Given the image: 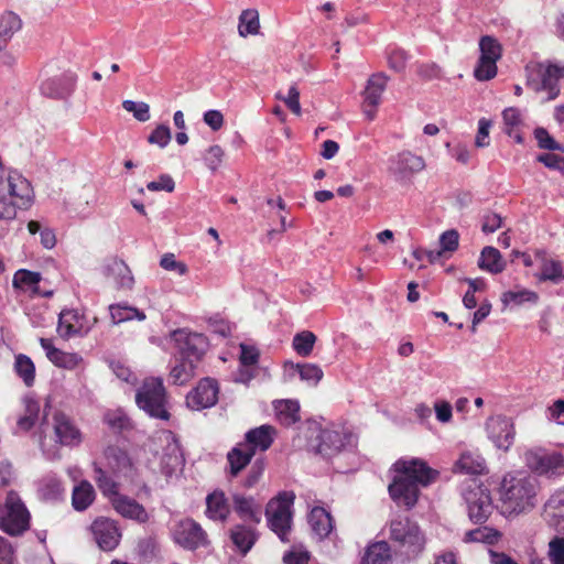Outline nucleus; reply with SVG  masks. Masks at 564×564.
Here are the masks:
<instances>
[{
    "instance_id": "1",
    "label": "nucleus",
    "mask_w": 564,
    "mask_h": 564,
    "mask_svg": "<svg viewBox=\"0 0 564 564\" xmlns=\"http://www.w3.org/2000/svg\"><path fill=\"white\" fill-rule=\"evenodd\" d=\"M394 468L398 476L389 486V494L393 501L408 509L417 502L420 487L429 486L438 476L437 470L420 458L399 459Z\"/></svg>"
},
{
    "instance_id": "2",
    "label": "nucleus",
    "mask_w": 564,
    "mask_h": 564,
    "mask_svg": "<svg viewBox=\"0 0 564 564\" xmlns=\"http://www.w3.org/2000/svg\"><path fill=\"white\" fill-rule=\"evenodd\" d=\"M539 491L535 477L524 473L506 474L499 486V500L505 513L519 514L534 508Z\"/></svg>"
},
{
    "instance_id": "3",
    "label": "nucleus",
    "mask_w": 564,
    "mask_h": 564,
    "mask_svg": "<svg viewBox=\"0 0 564 564\" xmlns=\"http://www.w3.org/2000/svg\"><path fill=\"white\" fill-rule=\"evenodd\" d=\"M564 77V66L534 64L527 67V86L544 94L542 101H550L560 95L558 80Z\"/></svg>"
},
{
    "instance_id": "4",
    "label": "nucleus",
    "mask_w": 564,
    "mask_h": 564,
    "mask_svg": "<svg viewBox=\"0 0 564 564\" xmlns=\"http://www.w3.org/2000/svg\"><path fill=\"white\" fill-rule=\"evenodd\" d=\"M138 406L151 417L165 420L170 419L166 404V393L163 382L159 378L145 379L135 394Z\"/></svg>"
},
{
    "instance_id": "5",
    "label": "nucleus",
    "mask_w": 564,
    "mask_h": 564,
    "mask_svg": "<svg viewBox=\"0 0 564 564\" xmlns=\"http://www.w3.org/2000/svg\"><path fill=\"white\" fill-rule=\"evenodd\" d=\"M29 527V510L15 491H9L0 505V529L10 535H19Z\"/></svg>"
},
{
    "instance_id": "6",
    "label": "nucleus",
    "mask_w": 564,
    "mask_h": 564,
    "mask_svg": "<svg viewBox=\"0 0 564 564\" xmlns=\"http://www.w3.org/2000/svg\"><path fill=\"white\" fill-rule=\"evenodd\" d=\"M390 539L411 556H417L424 550L426 543L425 535L419 524L406 517H398L391 520Z\"/></svg>"
},
{
    "instance_id": "7",
    "label": "nucleus",
    "mask_w": 564,
    "mask_h": 564,
    "mask_svg": "<svg viewBox=\"0 0 564 564\" xmlns=\"http://www.w3.org/2000/svg\"><path fill=\"white\" fill-rule=\"evenodd\" d=\"M527 467L538 476L558 478L564 476V455L543 447H532L524 452Z\"/></svg>"
},
{
    "instance_id": "8",
    "label": "nucleus",
    "mask_w": 564,
    "mask_h": 564,
    "mask_svg": "<svg viewBox=\"0 0 564 564\" xmlns=\"http://www.w3.org/2000/svg\"><path fill=\"white\" fill-rule=\"evenodd\" d=\"M293 492H281L274 499L270 500L265 516L270 529L280 538L281 541H289L292 522V505L294 501Z\"/></svg>"
},
{
    "instance_id": "9",
    "label": "nucleus",
    "mask_w": 564,
    "mask_h": 564,
    "mask_svg": "<svg viewBox=\"0 0 564 564\" xmlns=\"http://www.w3.org/2000/svg\"><path fill=\"white\" fill-rule=\"evenodd\" d=\"M480 57L474 69L478 80H489L497 75V61L501 57L500 43L490 35H485L479 41Z\"/></svg>"
},
{
    "instance_id": "10",
    "label": "nucleus",
    "mask_w": 564,
    "mask_h": 564,
    "mask_svg": "<svg viewBox=\"0 0 564 564\" xmlns=\"http://www.w3.org/2000/svg\"><path fill=\"white\" fill-rule=\"evenodd\" d=\"M176 347V355L181 358L200 361L206 347V337L198 333H191L186 329H177L172 334Z\"/></svg>"
},
{
    "instance_id": "11",
    "label": "nucleus",
    "mask_w": 564,
    "mask_h": 564,
    "mask_svg": "<svg viewBox=\"0 0 564 564\" xmlns=\"http://www.w3.org/2000/svg\"><path fill=\"white\" fill-rule=\"evenodd\" d=\"M468 516L475 523L485 522L491 514L494 506L490 491L482 487L476 486L465 494Z\"/></svg>"
},
{
    "instance_id": "12",
    "label": "nucleus",
    "mask_w": 564,
    "mask_h": 564,
    "mask_svg": "<svg viewBox=\"0 0 564 564\" xmlns=\"http://www.w3.org/2000/svg\"><path fill=\"white\" fill-rule=\"evenodd\" d=\"M172 534L175 543L188 550H195L207 542L205 531L192 519H184L176 523Z\"/></svg>"
},
{
    "instance_id": "13",
    "label": "nucleus",
    "mask_w": 564,
    "mask_h": 564,
    "mask_svg": "<svg viewBox=\"0 0 564 564\" xmlns=\"http://www.w3.org/2000/svg\"><path fill=\"white\" fill-rule=\"evenodd\" d=\"M219 387L216 380L205 378L186 397L189 409L200 411L214 406L218 401Z\"/></svg>"
},
{
    "instance_id": "14",
    "label": "nucleus",
    "mask_w": 564,
    "mask_h": 564,
    "mask_svg": "<svg viewBox=\"0 0 564 564\" xmlns=\"http://www.w3.org/2000/svg\"><path fill=\"white\" fill-rule=\"evenodd\" d=\"M488 437L496 447L508 451L514 441V426L510 419L506 416H491L486 422Z\"/></svg>"
},
{
    "instance_id": "15",
    "label": "nucleus",
    "mask_w": 564,
    "mask_h": 564,
    "mask_svg": "<svg viewBox=\"0 0 564 564\" xmlns=\"http://www.w3.org/2000/svg\"><path fill=\"white\" fill-rule=\"evenodd\" d=\"M94 538L104 551H112L119 544L121 533L116 521L108 518H98L91 524Z\"/></svg>"
},
{
    "instance_id": "16",
    "label": "nucleus",
    "mask_w": 564,
    "mask_h": 564,
    "mask_svg": "<svg viewBox=\"0 0 564 564\" xmlns=\"http://www.w3.org/2000/svg\"><path fill=\"white\" fill-rule=\"evenodd\" d=\"M34 193L30 185V196L28 202L12 192L10 187L0 186V220H10L15 218L17 209H26L33 202Z\"/></svg>"
},
{
    "instance_id": "17",
    "label": "nucleus",
    "mask_w": 564,
    "mask_h": 564,
    "mask_svg": "<svg viewBox=\"0 0 564 564\" xmlns=\"http://www.w3.org/2000/svg\"><path fill=\"white\" fill-rule=\"evenodd\" d=\"M53 422L56 443L63 446H77L80 444L82 434L67 415L56 412L53 416Z\"/></svg>"
},
{
    "instance_id": "18",
    "label": "nucleus",
    "mask_w": 564,
    "mask_h": 564,
    "mask_svg": "<svg viewBox=\"0 0 564 564\" xmlns=\"http://www.w3.org/2000/svg\"><path fill=\"white\" fill-rule=\"evenodd\" d=\"M106 466L116 474L132 475L134 463L128 452L118 445H109L104 451Z\"/></svg>"
},
{
    "instance_id": "19",
    "label": "nucleus",
    "mask_w": 564,
    "mask_h": 564,
    "mask_svg": "<svg viewBox=\"0 0 564 564\" xmlns=\"http://www.w3.org/2000/svg\"><path fill=\"white\" fill-rule=\"evenodd\" d=\"M40 345L45 350L47 359L58 368L74 370L83 362L80 355L54 347L51 339L40 338Z\"/></svg>"
},
{
    "instance_id": "20",
    "label": "nucleus",
    "mask_w": 564,
    "mask_h": 564,
    "mask_svg": "<svg viewBox=\"0 0 564 564\" xmlns=\"http://www.w3.org/2000/svg\"><path fill=\"white\" fill-rule=\"evenodd\" d=\"M391 170L401 176L419 173L425 169V161L422 156L410 151H402L390 159Z\"/></svg>"
},
{
    "instance_id": "21",
    "label": "nucleus",
    "mask_w": 564,
    "mask_h": 564,
    "mask_svg": "<svg viewBox=\"0 0 564 564\" xmlns=\"http://www.w3.org/2000/svg\"><path fill=\"white\" fill-rule=\"evenodd\" d=\"M111 505L123 518L131 519L140 523H144L149 520V513L144 507L128 496L121 494L119 496H115Z\"/></svg>"
},
{
    "instance_id": "22",
    "label": "nucleus",
    "mask_w": 564,
    "mask_h": 564,
    "mask_svg": "<svg viewBox=\"0 0 564 564\" xmlns=\"http://www.w3.org/2000/svg\"><path fill=\"white\" fill-rule=\"evenodd\" d=\"M84 329V316L76 310H63L58 315L57 333L63 339L80 335Z\"/></svg>"
},
{
    "instance_id": "23",
    "label": "nucleus",
    "mask_w": 564,
    "mask_h": 564,
    "mask_svg": "<svg viewBox=\"0 0 564 564\" xmlns=\"http://www.w3.org/2000/svg\"><path fill=\"white\" fill-rule=\"evenodd\" d=\"M544 517L557 531L564 532V488L556 490L545 502Z\"/></svg>"
},
{
    "instance_id": "24",
    "label": "nucleus",
    "mask_w": 564,
    "mask_h": 564,
    "mask_svg": "<svg viewBox=\"0 0 564 564\" xmlns=\"http://www.w3.org/2000/svg\"><path fill=\"white\" fill-rule=\"evenodd\" d=\"M275 429L271 425H261L246 433L243 444L253 451L264 452L273 443Z\"/></svg>"
},
{
    "instance_id": "25",
    "label": "nucleus",
    "mask_w": 564,
    "mask_h": 564,
    "mask_svg": "<svg viewBox=\"0 0 564 564\" xmlns=\"http://www.w3.org/2000/svg\"><path fill=\"white\" fill-rule=\"evenodd\" d=\"M316 452L323 456H332L346 445V436L335 430H322L317 435Z\"/></svg>"
},
{
    "instance_id": "26",
    "label": "nucleus",
    "mask_w": 564,
    "mask_h": 564,
    "mask_svg": "<svg viewBox=\"0 0 564 564\" xmlns=\"http://www.w3.org/2000/svg\"><path fill=\"white\" fill-rule=\"evenodd\" d=\"M230 513V506L224 491L215 490L206 497L205 514L213 521L224 522Z\"/></svg>"
},
{
    "instance_id": "27",
    "label": "nucleus",
    "mask_w": 564,
    "mask_h": 564,
    "mask_svg": "<svg viewBox=\"0 0 564 564\" xmlns=\"http://www.w3.org/2000/svg\"><path fill=\"white\" fill-rule=\"evenodd\" d=\"M454 471L481 475L486 471V460L477 451H465L454 465Z\"/></svg>"
},
{
    "instance_id": "28",
    "label": "nucleus",
    "mask_w": 564,
    "mask_h": 564,
    "mask_svg": "<svg viewBox=\"0 0 564 564\" xmlns=\"http://www.w3.org/2000/svg\"><path fill=\"white\" fill-rule=\"evenodd\" d=\"M41 279L42 276L39 272L21 269L14 273L12 284L13 288L30 292L34 295L51 296L53 294L52 291L43 293L40 291L39 283Z\"/></svg>"
},
{
    "instance_id": "29",
    "label": "nucleus",
    "mask_w": 564,
    "mask_h": 564,
    "mask_svg": "<svg viewBox=\"0 0 564 564\" xmlns=\"http://www.w3.org/2000/svg\"><path fill=\"white\" fill-rule=\"evenodd\" d=\"M106 275L113 280L120 289H132L134 279L130 268L124 261L119 259H112L106 267Z\"/></svg>"
},
{
    "instance_id": "30",
    "label": "nucleus",
    "mask_w": 564,
    "mask_h": 564,
    "mask_svg": "<svg viewBox=\"0 0 564 564\" xmlns=\"http://www.w3.org/2000/svg\"><path fill=\"white\" fill-rule=\"evenodd\" d=\"M234 509L245 521L259 523L261 521V508L251 497L242 495L232 496Z\"/></svg>"
},
{
    "instance_id": "31",
    "label": "nucleus",
    "mask_w": 564,
    "mask_h": 564,
    "mask_svg": "<svg viewBox=\"0 0 564 564\" xmlns=\"http://www.w3.org/2000/svg\"><path fill=\"white\" fill-rule=\"evenodd\" d=\"M183 466V457L176 443L169 442L161 457L160 469L166 477L171 478Z\"/></svg>"
},
{
    "instance_id": "32",
    "label": "nucleus",
    "mask_w": 564,
    "mask_h": 564,
    "mask_svg": "<svg viewBox=\"0 0 564 564\" xmlns=\"http://www.w3.org/2000/svg\"><path fill=\"white\" fill-rule=\"evenodd\" d=\"M308 523L312 531L317 535L318 539H324L329 535L333 530V519L330 514L321 507L312 509L308 516Z\"/></svg>"
},
{
    "instance_id": "33",
    "label": "nucleus",
    "mask_w": 564,
    "mask_h": 564,
    "mask_svg": "<svg viewBox=\"0 0 564 564\" xmlns=\"http://www.w3.org/2000/svg\"><path fill=\"white\" fill-rule=\"evenodd\" d=\"M278 421L290 426L301 420L300 404L295 400H279L273 403Z\"/></svg>"
},
{
    "instance_id": "34",
    "label": "nucleus",
    "mask_w": 564,
    "mask_h": 564,
    "mask_svg": "<svg viewBox=\"0 0 564 564\" xmlns=\"http://www.w3.org/2000/svg\"><path fill=\"white\" fill-rule=\"evenodd\" d=\"M388 77L382 74H373L367 82L364 90V100L369 106H379L381 96L386 89Z\"/></svg>"
},
{
    "instance_id": "35",
    "label": "nucleus",
    "mask_w": 564,
    "mask_h": 564,
    "mask_svg": "<svg viewBox=\"0 0 564 564\" xmlns=\"http://www.w3.org/2000/svg\"><path fill=\"white\" fill-rule=\"evenodd\" d=\"M21 26L22 21L14 12L7 11L0 15V53Z\"/></svg>"
},
{
    "instance_id": "36",
    "label": "nucleus",
    "mask_w": 564,
    "mask_h": 564,
    "mask_svg": "<svg viewBox=\"0 0 564 564\" xmlns=\"http://www.w3.org/2000/svg\"><path fill=\"white\" fill-rule=\"evenodd\" d=\"M478 265L484 271L491 274H498L505 270L506 262L498 249L494 247H485L481 250Z\"/></svg>"
},
{
    "instance_id": "37",
    "label": "nucleus",
    "mask_w": 564,
    "mask_h": 564,
    "mask_svg": "<svg viewBox=\"0 0 564 564\" xmlns=\"http://www.w3.org/2000/svg\"><path fill=\"white\" fill-rule=\"evenodd\" d=\"M230 538L232 543L242 554H247L257 541V534L253 528L243 524L235 525L230 530Z\"/></svg>"
},
{
    "instance_id": "38",
    "label": "nucleus",
    "mask_w": 564,
    "mask_h": 564,
    "mask_svg": "<svg viewBox=\"0 0 564 564\" xmlns=\"http://www.w3.org/2000/svg\"><path fill=\"white\" fill-rule=\"evenodd\" d=\"M503 131L517 143L523 142L522 137V117L520 110L513 107L507 108L502 112Z\"/></svg>"
},
{
    "instance_id": "39",
    "label": "nucleus",
    "mask_w": 564,
    "mask_h": 564,
    "mask_svg": "<svg viewBox=\"0 0 564 564\" xmlns=\"http://www.w3.org/2000/svg\"><path fill=\"white\" fill-rule=\"evenodd\" d=\"M253 455V451L248 448L243 443L237 444V446L227 454L230 474L237 476L250 463Z\"/></svg>"
},
{
    "instance_id": "40",
    "label": "nucleus",
    "mask_w": 564,
    "mask_h": 564,
    "mask_svg": "<svg viewBox=\"0 0 564 564\" xmlns=\"http://www.w3.org/2000/svg\"><path fill=\"white\" fill-rule=\"evenodd\" d=\"M96 492L93 485L87 480H82L74 487L72 494V505L75 510H86L95 500Z\"/></svg>"
},
{
    "instance_id": "41",
    "label": "nucleus",
    "mask_w": 564,
    "mask_h": 564,
    "mask_svg": "<svg viewBox=\"0 0 564 564\" xmlns=\"http://www.w3.org/2000/svg\"><path fill=\"white\" fill-rule=\"evenodd\" d=\"M73 82L66 77L48 78L41 85V90L45 96L52 98H64L70 94Z\"/></svg>"
},
{
    "instance_id": "42",
    "label": "nucleus",
    "mask_w": 564,
    "mask_h": 564,
    "mask_svg": "<svg viewBox=\"0 0 564 564\" xmlns=\"http://www.w3.org/2000/svg\"><path fill=\"white\" fill-rule=\"evenodd\" d=\"M391 550L386 541L370 544L361 560V564H390Z\"/></svg>"
},
{
    "instance_id": "43",
    "label": "nucleus",
    "mask_w": 564,
    "mask_h": 564,
    "mask_svg": "<svg viewBox=\"0 0 564 564\" xmlns=\"http://www.w3.org/2000/svg\"><path fill=\"white\" fill-rule=\"evenodd\" d=\"M109 312L113 324H120L133 319H145L144 312L138 310L134 306H130L127 303L111 304L109 306Z\"/></svg>"
},
{
    "instance_id": "44",
    "label": "nucleus",
    "mask_w": 564,
    "mask_h": 564,
    "mask_svg": "<svg viewBox=\"0 0 564 564\" xmlns=\"http://www.w3.org/2000/svg\"><path fill=\"white\" fill-rule=\"evenodd\" d=\"M198 361L176 356V364L171 370V378L176 384L188 382L195 375Z\"/></svg>"
},
{
    "instance_id": "45",
    "label": "nucleus",
    "mask_w": 564,
    "mask_h": 564,
    "mask_svg": "<svg viewBox=\"0 0 564 564\" xmlns=\"http://www.w3.org/2000/svg\"><path fill=\"white\" fill-rule=\"evenodd\" d=\"M238 33L242 37L257 35L260 31L259 12L256 9L242 10L239 15Z\"/></svg>"
},
{
    "instance_id": "46",
    "label": "nucleus",
    "mask_w": 564,
    "mask_h": 564,
    "mask_svg": "<svg viewBox=\"0 0 564 564\" xmlns=\"http://www.w3.org/2000/svg\"><path fill=\"white\" fill-rule=\"evenodd\" d=\"M93 467L95 473L94 479L97 487L111 502L115 496L120 495L118 492V484L100 467L98 463H94Z\"/></svg>"
},
{
    "instance_id": "47",
    "label": "nucleus",
    "mask_w": 564,
    "mask_h": 564,
    "mask_svg": "<svg viewBox=\"0 0 564 564\" xmlns=\"http://www.w3.org/2000/svg\"><path fill=\"white\" fill-rule=\"evenodd\" d=\"M536 257L542 259L541 273L538 275L540 281H557L563 276L562 264L557 260L545 258L544 251H536Z\"/></svg>"
},
{
    "instance_id": "48",
    "label": "nucleus",
    "mask_w": 564,
    "mask_h": 564,
    "mask_svg": "<svg viewBox=\"0 0 564 564\" xmlns=\"http://www.w3.org/2000/svg\"><path fill=\"white\" fill-rule=\"evenodd\" d=\"M14 370L26 387H32L35 381V366L30 357L23 354L15 356Z\"/></svg>"
},
{
    "instance_id": "49",
    "label": "nucleus",
    "mask_w": 564,
    "mask_h": 564,
    "mask_svg": "<svg viewBox=\"0 0 564 564\" xmlns=\"http://www.w3.org/2000/svg\"><path fill=\"white\" fill-rule=\"evenodd\" d=\"M539 301V295L536 292L528 290V289H516L510 290L501 295V302L505 305L513 304V305H522L524 303L535 304Z\"/></svg>"
},
{
    "instance_id": "50",
    "label": "nucleus",
    "mask_w": 564,
    "mask_h": 564,
    "mask_svg": "<svg viewBox=\"0 0 564 564\" xmlns=\"http://www.w3.org/2000/svg\"><path fill=\"white\" fill-rule=\"evenodd\" d=\"M458 239H459V235L454 229L447 230V231L443 232L441 235V237H440L441 250H438V251H429L427 252L429 261L430 262L437 261L441 258L442 252H445V251L453 252V251H455L457 249V247H458Z\"/></svg>"
},
{
    "instance_id": "51",
    "label": "nucleus",
    "mask_w": 564,
    "mask_h": 564,
    "mask_svg": "<svg viewBox=\"0 0 564 564\" xmlns=\"http://www.w3.org/2000/svg\"><path fill=\"white\" fill-rule=\"evenodd\" d=\"M500 538V533L488 527H480L467 531L463 538L465 543L481 542L486 544H495Z\"/></svg>"
},
{
    "instance_id": "52",
    "label": "nucleus",
    "mask_w": 564,
    "mask_h": 564,
    "mask_svg": "<svg viewBox=\"0 0 564 564\" xmlns=\"http://www.w3.org/2000/svg\"><path fill=\"white\" fill-rule=\"evenodd\" d=\"M315 343L316 336L310 330H303L293 337L292 347L297 355L307 357L312 354Z\"/></svg>"
},
{
    "instance_id": "53",
    "label": "nucleus",
    "mask_w": 564,
    "mask_h": 564,
    "mask_svg": "<svg viewBox=\"0 0 564 564\" xmlns=\"http://www.w3.org/2000/svg\"><path fill=\"white\" fill-rule=\"evenodd\" d=\"M293 368L297 371L301 380L310 386H316L324 376L321 367L315 364H296Z\"/></svg>"
},
{
    "instance_id": "54",
    "label": "nucleus",
    "mask_w": 564,
    "mask_h": 564,
    "mask_svg": "<svg viewBox=\"0 0 564 564\" xmlns=\"http://www.w3.org/2000/svg\"><path fill=\"white\" fill-rule=\"evenodd\" d=\"M40 404L37 401L33 399L25 400V414L19 419L18 426L20 430L29 431L31 430L39 416Z\"/></svg>"
},
{
    "instance_id": "55",
    "label": "nucleus",
    "mask_w": 564,
    "mask_h": 564,
    "mask_svg": "<svg viewBox=\"0 0 564 564\" xmlns=\"http://www.w3.org/2000/svg\"><path fill=\"white\" fill-rule=\"evenodd\" d=\"M104 422L115 432H121L130 426V420L122 410L108 411Z\"/></svg>"
},
{
    "instance_id": "56",
    "label": "nucleus",
    "mask_w": 564,
    "mask_h": 564,
    "mask_svg": "<svg viewBox=\"0 0 564 564\" xmlns=\"http://www.w3.org/2000/svg\"><path fill=\"white\" fill-rule=\"evenodd\" d=\"M122 107L126 111L131 112L138 121L145 122L150 119V106L147 102L123 100Z\"/></svg>"
},
{
    "instance_id": "57",
    "label": "nucleus",
    "mask_w": 564,
    "mask_h": 564,
    "mask_svg": "<svg viewBox=\"0 0 564 564\" xmlns=\"http://www.w3.org/2000/svg\"><path fill=\"white\" fill-rule=\"evenodd\" d=\"M275 98L284 101L286 107L296 116H300L302 112L300 105V90L295 85H292L289 88L288 95L282 96L280 93L275 95Z\"/></svg>"
},
{
    "instance_id": "58",
    "label": "nucleus",
    "mask_w": 564,
    "mask_h": 564,
    "mask_svg": "<svg viewBox=\"0 0 564 564\" xmlns=\"http://www.w3.org/2000/svg\"><path fill=\"white\" fill-rule=\"evenodd\" d=\"M547 556L552 564H564V538L555 536L549 542Z\"/></svg>"
},
{
    "instance_id": "59",
    "label": "nucleus",
    "mask_w": 564,
    "mask_h": 564,
    "mask_svg": "<svg viewBox=\"0 0 564 564\" xmlns=\"http://www.w3.org/2000/svg\"><path fill=\"white\" fill-rule=\"evenodd\" d=\"M171 138L170 128L167 126L160 124L148 137V142L163 149L170 143Z\"/></svg>"
},
{
    "instance_id": "60",
    "label": "nucleus",
    "mask_w": 564,
    "mask_h": 564,
    "mask_svg": "<svg viewBox=\"0 0 564 564\" xmlns=\"http://www.w3.org/2000/svg\"><path fill=\"white\" fill-rule=\"evenodd\" d=\"M160 265L164 270L175 272L178 275H185L188 271L187 265L177 261L173 253H165L160 260Z\"/></svg>"
},
{
    "instance_id": "61",
    "label": "nucleus",
    "mask_w": 564,
    "mask_h": 564,
    "mask_svg": "<svg viewBox=\"0 0 564 564\" xmlns=\"http://www.w3.org/2000/svg\"><path fill=\"white\" fill-rule=\"evenodd\" d=\"M534 137L538 141L539 148L551 151H563L562 145L557 143L544 128H536L534 130Z\"/></svg>"
},
{
    "instance_id": "62",
    "label": "nucleus",
    "mask_w": 564,
    "mask_h": 564,
    "mask_svg": "<svg viewBox=\"0 0 564 564\" xmlns=\"http://www.w3.org/2000/svg\"><path fill=\"white\" fill-rule=\"evenodd\" d=\"M224 154L221 147L217 144L209 147L204 156L207 167L215 172L220 166Z\"/></svg>"
},
{
    "instance_id": "63",
    "label": "nucleus",
    "mask_w": 564,
    "mask_h": 564,
    "mask_svg": "<svg viewBox=\"0 0 564 564\" xmlns=\"http://www.w3.org/2000/svg\"><path fill=\"white\" fill-rule=\"evenodd\" d=\"M239 359L243 367L256 366L259 360V350L254 346L241 344Z\"/></svg>"
},
{
    "instance_id": "64",
    "label": "nucleus",
    "mask_w": 564,
    "mask_h": 564,
    "mask_svg": "<svg viewBox=\"0 0 564 564\" xmlns=\"http://www.w3.org/2000/svg\"><path fill=\"white\" fill-rule=\"evenodd\" d=\"M310 557L311 555L308 551L302 549H293L292 551L284 554L283 562L285 564H308Z\"/></svg>"
}]
</instances>
